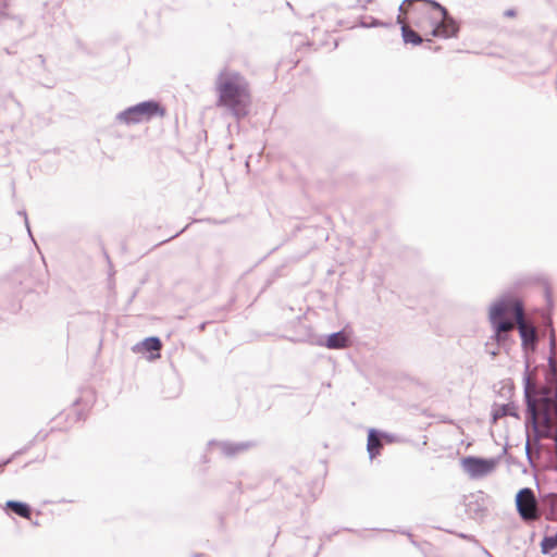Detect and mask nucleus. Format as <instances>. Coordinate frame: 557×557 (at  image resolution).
I'll return each instance as SVG.
<instances>
[{
	"mask_svg": "<svg viewBox=\"0 0 557 557\" xmlns=\"http://www.w3.org/2000/svg\"><path fill=\"white\" fill-rule=\"evenodd\" d=\"M520 285L517 282L515 287L505 289L490 304V326L493 332L490 339L499 348L509 349L516 344L512 335L515 322L525 313V304L516 290Z\"/></svg>",
	"mask_w": 557,
	"mask_h": 557,
	"instance_id": "obj_1",
	"label": "nucleus"
},
{
	"mask_svg": "<svg viewBox=\"0 0 557 557\" xmlns=\"http://www.w3.org/2000/svg\"><path fill=\"white\" fill-rule=\"evenodd\" d=\"M219 104L231 110L236 117L246 114V103L249 98L248 84L237 72L222 71L216 78Z\"/></svg>",
	"mask_w": 557,
	"mask_h": 557,
	"instance_id": "obj_2",
	"label": "nucleus"
},
{
	"mask_svg": "<svg viewBox=\"0 0 557 557\" xmlns=\"http://www.w3.org/2000/svg\"><path fill=\"white\" fill-rule=\"evenodd\" d=\"M529 368L530 364L527 360L525 369L522 375V385L524 401V428L527 433L525 454L529 461L531 462V443L535 446L536 449H540L542 447L541 440L549 437L552 430L550 426H544L542 430L540 429L536 398L535 395L531 393L532 386Z\"/></svg>",
	"mask_w": 557,
	"mask_h": 557,
	"instance_id": "obj_3",
	"label": "nucleus"
},
{
	"mask_svg": "<svg viewBox=\"0 0 557 557\" xmlns=\"http://www.w3.org/2000/svg\"><path fill=\"white\" fill-rule=\"evenodd\" d=\"M164 109L154 100L143 101L128 107L116 115V121L131 125L148 122L156 116H163Z\"/></svg>",
	"mask_w": 557,
	"mask_h": 557,
	"instance_id": "obj_4",
	"label": "nucleus"
},
{
	"mask_svg": "<svg viewBox=\"0 0 557 557\" xmlns=\"http://www.w3.org/2000/svg\"><path fill=\"white\" fill-rule=\"evenodd\" d=\"M434 8V28L432 35L443 38L455 37L459 30V25L440 3L429 0Z\"/></svg>",
	"mask_w": 557,
	"mask_h": 557,
	"instance_id": "obj_5",
	"label": "nucleus"
},
{
	"mask_svg": "<svg viewBox=\"0 0 557 557\" xmlns=\"http://www.w3.org/2000/svg\"><path fill=\"white\" fill-rule=\"evenodd\" d=\"M516 509L524 522H532L539 518L535 494L531 487L520 488L515 497Z\"/></svg>",
	"mask_w": 557,
	"mask_h": 557,
	"instance_id": "obj_6",
	"label": "nucleus"
},
{
	"mask_svg": "<svg viewBox=\"0 0 557 557\" xmlns=\"http://www.w3.org/2000/svg\"><path fill=\"white\" fill-rule=\"evenodd\" d=\"M524 355L534 354L539 347V335L534 323L527 319L525 313L515 322Z\"/></svg>",
	"mask_w": 557,
	"mask_h": 557,
	"instance_id": "obj_7",
	"label": "nucleus"
},
{
	"mask_svg": "<svg viewBox=\"0 0 557 557\" xmlns=\"http://www.w3.org/2000/svg\"><path fill=\"white\" fill-rule=\"evenodd\" d=\"M465 506L471 518L480 521L485 519L487 515V500L484 492L479 491L468 495L466 497Z\"/></svg>",
	"mask_w": 557,
	"mask_h": 557,
	"instance_id": "obj_8",
	"label": "nucleus"
},
{
	"mask_svg": "<svg viewBox=\"0 0 557 557\" xmlns=\"http://www.w3.org/2000/svg\"><path fill=\"white\" fill-rule=\"evenodd\" d=\"M461 468L471 479L483 478L487 474V459L466 457L461 460Z\"/></svg>",
	"mask_w": 557,
	"mask_h": 557,
	"instance_id": "obj_9",
	"label": "nucleus"
},
{
	"mask_svg": "<svg viewBox=\"0 0 557 557\" xmlns=\"http://www.w3.org/2000/svg\"><path fill=\"white\" fill-rule=\"evenodd\" d=\"M210 448H218L220 454L224 457H234L239 453L247 450L250 447L249 443H233V442H219V441H210Z\"/></svg>",
	"mask_w": 557,
	"mask_h": 557,
	"instance_id": "obj_10",
	"label": "nucleus"
},
{
	"mask_svg": "<svg viewBox=\"0 0 557 557\" xmlns=\"http://www.w3.org/2000/svg\"><path fill=\"white\" fill-rule=\"evenodd\" d=\"M539 511L548 520H557V494L547 493L541 496Z\"/></svg>",
	"mask_w": 557,
	"mask_h": 557,
	"instance_id": "obj_11",
	"label": "nucleus"
},
{
	"mask_svg": "<svg viewBox=\"0 0 557 557\" xmlns=\"http://www.w3.org/2000/svg\"><path fill=\"white\" fill-rule=\"evenodd\" d=\"M491 416H492L493 422H495L496 420H498L502 417H507V416L519 419V411H518L517 405L513 401H509L507 404H502V405H497L495 403L494 409H493Z\"/></svg>",
	"mask_w": 557,
	"mask_h": 557,
	"instance_id": "obj_12",
	"label": "nucleus"
},
{
	"mask_svg": "<svg viewBox=\"0 0 557 557\" xmlns=\"http://www.w3.org/2000/svg\"><path fill=\"white\" fill-rule=\"evenodd\" d=\"M382 447V433L374 429L369 431L367 449L370 458H374L380 454Z\"/></svg>",
	"mask_w": 557,
	"mask_h": 557,
	"instance_id": "obj_13",
	"label": "nucleus"
},
{
	"mask_svg": "<svg viewBox=\"0 0 557 557\" xmlns=\"http://www.w3.org/2000/svg\"><path fill=\"white\" fill-rule=\"evenodd\" d=\"M348 339L343 331L332 333L329 335L324 345L330 349H342L347 346Z\"/></svg>",
	"mask_w": 557,
	"mask_h": 557,
	"instance_id": "obj_14",
	"label": "nucleus"
},
{
	"mask_svg": "<svg viewBox=\"0 0 557 557\" xmlns=\"http://www.w3.org/2000/svg\"><path fill=\"white\" fill-rule=\"evenodd\" d=\"M541 553L543 555H556L557 554V532L552 535H544L541 543Z\"/></svg>",
	"mask_w": 557,
	"mask_h": 557,
	"instance_id": "obj_15",
	"label": "nucleus"
},
{
	"mask_svg": "<svg viewBox=\"0 0 557 557\" xmlns=\"http://www.w3.org/2000/svg\"><path fill=\"white\" fill-rule=\"evenodd\" d=\"M5 507L12 510L15 515L28 519L32 515L29 505L18 500H8Z\"/></svg>",
	"mask_w": 557,
	"mask_h": 557,
	"instance_id": "obj_16",
	"label": "nucleus"
},
{
	"mask_svg": "<svg viewBox=\"0 0 557 557\" xmlns=\"http://www.w3.org/2000/svg\"><path fill=\"white\" fill-rule=\"evenodd\" d=\"M401 35L406 44L418 46L423 41L422 37L417 32L406 25L401 27Z\"/></svg>",
	"mask_w": 557,
	"mask_h": 557,
	"instance_id": "obj_17",
	"label": "nucleus"
},
{
	"mask_svg": "<svg viewBox=\"0 0 557 557\" xmlns=\"http://www.w3.org/2000/svg\"><path fill=\"white\" fill-rule=\"evenodd\" d=\"M531 393L535 395L536 404L540 401L543 406L548 408V404L550 401L549 397V391L547 387L542 386L540 389L536 388V386L531 382Z\"/></svg>",
	"mask_w": 557,
	"mask_h": 557,
	"instance_id": "obj_18",
	"label": "nucleus"
},
{
	"mask_svg": "<svg viewBox=\"0 0 557 557\" xmlns=\"http://www.w3.org/2000/svg\"><path fill=\"white\" fill-rule=\"evenodd\" d=\"M143 347L145 350L147 351H158L161 349V341L159 337H147L146 339L143 341L141 343Z\"/></svg>",
	"mask_w": 557,
	"mask_h": 557,
	"instance_id": "obj_19",
	"label": "nucleus"
},
{
	"mask_svg": "<svg viewBox=\"0 0 557 557\" xmlns=\"http://www.w3.org/2000/svg\"><path fill=\"white\" fill-rule=\"evenodd\" d=\"M537 412H539V421L541 420L543 426H549L552 417L548 411V408L542 407L540 410L537 409Z\"/></svg>",
	"mask_w": 557,
	"mask_h": 557,
	"instance_id": "obj_20",
	"label": "nucleus"
},
{
	"mask_svg": "<svg viewBox=\"0 0 557 557\" xmlns=\"http://www.w3.org/2000/svg\"><path fill=\"white\" fill-rule=\"evenodd\" d=\"M545 298H546L547 307L549 308V310H552L554 307V300H553V295H552L549 287L545 288Z\"/></svg>",
	"mask_w": 557,
	"mask_h": 557,
	"instance_id": "obj_21",
	"label": "nucleus"
},
{
	"mask_svg": "<svg viewBox=\"0 0 557 557\" xmlns=\"http://www.w3.org/2000/svg\"><path fill=\"white\" fill-rule=\"evenodd\" d=\"M548 323H549V326L552 327V334L549 337V347H550V350L553 351L556 347V336H555V331L553 327V321L550 319H549Z\"/></svg>",
	"mask_w": 557,
	"mask_h": 557,
	"instance_id": "obj_22",
	"label": "nucleus"
},
{
	"mask_svg": "<svg viewBox=\"0 0 557 557\" xmlns=\"http://www.w3.org/2000/svg\"><path fill=\"white\" fill-rule=\"evenodd\" d=\"M502 391H504V394H503L504 396L511 397V395L513 393V386L511 383H506L503 385Z\"/></svg>",
	"mask_w": 557,
	"mask_h": 557,
	"instance_id": "obj_23",
	"label": "nucleus"
},
{
	"mask_svg": "<svg viewBox=\"0 0 557 557\" xmlns=\"http://www.w3.org/2000/svg\"><path fill=\"white\" fill-rule=\"evenodd\" d=\"M504 17H516L517 16V10L513 8L507 9L503 12Z\"/></svg>",
	"mask_w": 557,
	"mask_h": 557,
	"instance_id": "obj_24",
	"label": "nucleus"
},
{
	"mask_svg": "<svg viewBox=\"0 0 557 557\" xmlns=\"http://www.w3.org/2000/svg\"><path fill=\"white\" fill-rule=\"evenodd\" d=\"M18 214L24 218V222H25V226L27 228V232H28L29 235H32L26 211H24V210L18 211Z\"/></svg>",
	"mask_w": 557,
	"mask_h": 557,
	"instance_id": "obj_25",
	"label": "nucleus"
},
{
	"mask_svg": "<svg viewBox=\"0 0 557 557\" xmlns=\"http://www.w3.org/2000/svg\"><path fill=\"white\" fill-rule=\"evenodd\" d=\"M548 366L552 368V370L554 372L556 371V362H555V360H554L552 355H549V357H548Z\"/></svg>",
	"mask_w": 557,
	"mask_h": 557,
	"instance_id": "obj_26",
	"label": "nucleus"
},
{
	"mask_svg": "<svg viewBox=\"0 0 557 557\" xmlns=\"http://www.w3.org/2000/svg\"><path fill=\"white\" fill-rule=\"evenodd\" d=\"M496 460L493 459V458H490V472L494 469V467L496 466Z\"/></svg>",
	"mask_w": 557,
	"mask_h": 557,
	"instance_id": "obj_27",
	"label": "nucleus"
},
{
	"mask_svg": "<svg viewBox=\"0 0 557 557\" xmlns=\"http://www.w3.org/2000/svg\"><path fill=\"white\" fill-rule=\"evenodd\" d=\"M386 438L388 442H392V436L385 433H382V438Z\"/></svg>",
	"mask_w": 557,
	"mask_h": 557,
	"instance_id": "obj_28",
	"label": "nucleus"
},
{
	"mask_svg": "<svg viewBox=\"0 0 557 557\" xmlns=\"http://www.w3.org/2000/svg\"><path fill=\"white\" fill-rule=\"evenodd\" d=\"M10 461H11V458L7 459V460L3 462V465H0V471L2 470V467H3L4 465L10 463Z\"/></svg>",
	"mask_w": 557,
	"mask_h": 557,
	"instance_id": "obj_29",
	"label": "nucleus"
},
{
	"mask_svg": "<svg viewBox=\"0 0 557 557\" xmlns=\"http://www.w3.org/2000/svg\"><path fill=\"white\" fill-rule=\"evenodd\" d=\"M359 2L361 3V5H364V4L369 3L370 0H359Z\"/></svg>",
	"mask_w": 557,
	"mask_h": 557,
	"instance_id": "obj_30",
	"label": "nucleus"
},
{
	"mask_svg": "<svg viewBox=\"0 0 557 557\" xmlns=\"http://www.w3.org/2000/svg\"><path fill=\"white\" fill-rule=\"evenodd\" d=\"M496 354L497 352L495 350H490V356L494 357V356H496Z\"/></svg>",
	"mask_w": 557,
	"mask_h": 557,
	"instance_id": "obj_31",
	"label": "nucleus"
},
{
	"mask_svg": "<svg viewBox=\"0 0 557 557\" xmlns=\"http://www.w3.org/2000/svg\"><path fill=\"white\" fill-rule=\"evenodd\" d=\"M534 536H535V532H532V534H531V540H533V539H534Z\"/></svg>",
	"mask_w": 557,
	"mask_h": 557,
	"instance_id": "obj_32",
	"label": "nucleus"
},
{
	"mask_svg": "<svg viewBox=\"0 0 557 557\" xmlns=\"http://www.w3.org/2000/svg\"><path fill=\"white\" fill-rule=\"evenodd\" d=\"M201 555L200 554H196L194 557H200Z\"/></svg>",
	"mask_w": 557,
	"mask_h": 557,
	"instance_id": "obj_33",
	"label": "nucleus"
},
{
	"mask_svg": "<svg viewBox=\"0 0 557 557\" xmlns=\"http://www.w3.org/2000/svg\"><path fill=\"white\" fill-rule=\"evenodd\" d=\"M488 557H494V556L490 553Z\"/></svg>",
	"mask_w": 557,
	"mask_h": 557,
	"instance_id": "obj_34",
	"label": "nucleus"
},
{
	"mask_svg": "<svg viewBox=\"0 0 557 557\" xmlns=\"http://www.w3.org/2000/svg\"><path fill=\"white\" fill-rule=\"evenodd\" d=\"M555 471H557V468H555Z\"/></svg>",
	"mask_w": 557,
	"mask_h": 557,
	"instance_id": "obj_35",
	"label": "nucleus"
}]
</instances>
